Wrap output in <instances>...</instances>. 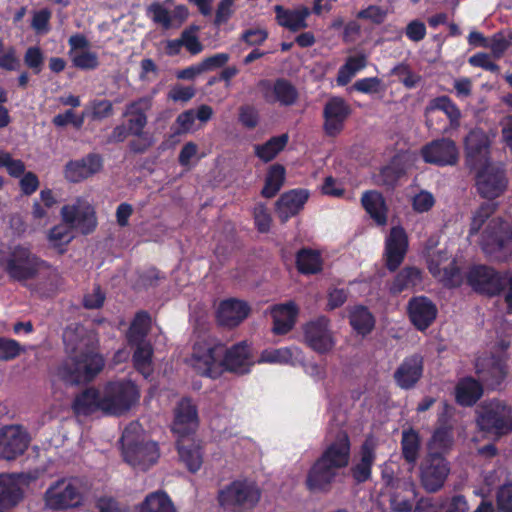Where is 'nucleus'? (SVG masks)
I'll return each instance as SVG.
<instances>
[{"label":"nucleus","mask_w":512,"mask_h":512,"mask_svg":"<svg viewBox=\"0 0 512 512\" xmlns=\"http://www.w3.org/2000/svg\"><path fill=\"white\" fill-rule=\"evenodd\" d=\"M20 66V60L14 47H4L0 54V68L8 71H14Z\"/></svg>","instance_id":"nucleus-58"},{"label":"nucleus","mask_w":512,"mask_h":512,"mask_svg":"<svg viewBox=\"0 0 512 512\" xmlns=\"http://www.w3.org/2000/svg\"><path fill=\"white\" fill-rule=\"evenodd\" d=\"M309 194L306 190H291L284 193L276 202V212L282 222L296 215L304 206Z\"/></svg>","instance_id":"nucleus-30"},{"label":"nucleus","mask_w":512,"mask_h":512,"mask_svg":"<svg viewBox=\"0 0 512 512\" xmlns=\"http://www.w3.org/2000/svg\"><path fill=\"white\" fill-rule=\"evenodd\" d=\"M381 81L377 77L363 78L353 84V88L361 93H377L380 90Z\"/></svg>","instance_id":"nucleus-63"},{"label":"nucleus","mask_w":512,"mask_h":512,"mask_svg":"<svg viewBox=\"0 0 512 512\" xmlns=\"http://www.w3.org/2000/svg\"><path fill=\"white\" fill-rule=\"evenodd\" d=\"M483 393L481 385L474 379L466 378L456 386V400L463 406H471Z\"/></svg>","instance_id":"nucleus-40"},{"label":"nucleus","mask_w":512,"mask_h":512,"mask_svg":"<svg viewBox=\"0 0 512 512\" xmlns=\"http://www.w3.org/2000/svg\"><path fill=\"white\" fill-rule=\"evenodd\" d=\"M138 388L130 381L111 382L100 390L88 389L74 402L77 414L89 415L102 412L107 415H123L139 400Z\"/></svg>","instance_id":"nucleus-2"},{"label":"nucleus","mask_w":512,"mask_h":512,"mask_svg":"<svg viewBox=\"0 0 512 512\" xmlns=\"http://www.w3.org/2000/svg\"><path fill=\"white\" fill-rule=\"evenodd\" d=\"M420 482L428 492L441 489L450 473L446 460L436 452H430L420 465Z\"/></svg>","instance_id":"nucleus-15"},{"label":"nucleus","mask_w":512,"mask_h":512,"mask_svg":"<svg viewBox=\"0 0 512 512\" xmlns=\"http://www.w3.org/2000/svg\"><path fill=\"white\" fill-rule=\"evenodd\" d=\"M252 365L250 350L246 344H237L230 349L225 347L223 371L229 370L243 374L248 372Z\"/></svg>","instance_id":"nucleus-31"},{"label":"nucleus","mask_w":512,"mask_h":512,"mask_svg":"<svg viewBox=\"0 0 512 512\" xmlns=\"http://www.w3.org/2000/svg\"><path fill=\"white\" fill-rule=\"evenodd\" d=\"M366 212L379 225L387 222V207L382 195L376 191L365 192L361 198Z\"/></svg>","instance_id":"nucleus-36"},{"label":"nucleus","mask_w":512,"mask_h":512,"mask_svg":"<svg viewBox=\"0 0 512 512\" xmlns=\"http://www.w3.org/2000/svg\"><path fill=\"white\" fill-rule=\"evenodd\" d=\"M148 12L151 14L152 20L161 25L164 29L174 28V23L168 9L159 2L152 3Z\"/></svg>","instance_id":"nucleus-52"},{"label":"nucleus","mask_w":512,"mask_h":512,"mask_svg":"<svg viewBox=\"0 0 512 512\" xmlns=\"http://www.w3.org/2000/svg\"><path fill=\"white\" fill-rule=\"evenodd\" d=\"M408 250V237L400 226L392 227L385 240V261L389 270H396Z\"/></svg>","instance_id":"nucleus-18"},{"label":"nucleus","mask_w":512,"mask_h":512,"mask_svg":"<svg viewBox=\"0 0 512 512\" xmlns=\"http://www.w3.org/2000/svg\"><path fill=\"white\" fill-rule=\"evenodd\" d=\"M387 16V11L379 6L371 5L357 13V18L380 24Z\"/></svg>","instance_id":"nucleus-56"},{"label":"nucleus","mask_w":512,"mask_h":512,"mask_svg":"<svg viewBox=\"0 0 512 512\" xmlns=\"http://www.w3.org/2000/svg\"><path fill=\"white\" fill-rule=\"evenodd\" d=\"M43 55L39 48L37 47H30L27 49L24 61L25 64L33 69L36 73H39L41 71V68L43 66Z\"/></svg>","instance_id":"nucleus-60"},{"label":"nucleus","mask_w":512,"mask_h":512,"mask_svg":"<svg viewBox=\"0 0 512 512\" xmlns=\"http://www.w3.org/2000/svg\"><path fill=\"white\" fill-rule=\"evenodd\" d=\"M61 220L82 234L92 233L98 224L94 206L86 198L79 197L60 209Z\"/></svg>","instance_id":"nucleus-9"},{"label":"nucleus","mask_w":512,"mask_h":512,"mask_svg":"<svg viewBox=\"0 0 512 512\" xmlns=\"http://www.w3.org/2000/svg\"><path fill=\"white\" fill-rule=\"evenodd\" d=\"M350 441L347 434H340L329 444L322 455L307 472L305 486L311 493H327L339 475V471L349 464Z\"/></svg>","instance_id":"nucleus-3"},{"label":"nucleus","mask_w":512,"mask_h":512,"mask_svg":"<svg viewBox=\"0 0 512 512\" xmlns=\"http://www.w3.org/2000/svg\"><path fill=\"white\" fill-rule=\"evenodd\" d=\"M496 204L479 207L471 218L468 239L497 261L512 257V226L499 217H492Z\"/></svg>","instance_id":"nucleus-1"},{"label":"nucleus","mask_w":512,"mask_h":512,"mask_svg":"<svg viewBox=\"0 0 512 512\" xmlns=\"http://www.w3.org/2000/svg\"><path fill=\"white\" fill-rule=\"evenodd\" d=\"M249 312L250 308L244 301L230 298L219 303L216 317L220 325L231 328L246 319Z\"/></svg>","instance_id":"nucleus-22"},{"label":"nucleus","mask_w":512,"mask_h":512,"mask_svg":"<svg viewBox=\"0 0 512 512\" xmlns=\"http://www.w3.org/2000/svg\"><path fill=\"white\" fill-rule=\"evenodd\" d=\"M135 347L133 353V362L135 368L145 377L151 375L153 371L152 367V355L153 349L149 342H139L132 344Z\"/></svg>","instance_id":"nucleus-42"},{"label":"nucleus","mask_w":512,"mask_h":512,"mask_svg":"<svg viewBox=\"0 0 512 512\" xmlns=\"http://www.w3.org/2000/svg\"><path fill=\"white\" fill-rule=\"evenodd\" d=\"M434 203L433 195L427 191H421L413 198V208L420 213L430 210Z\"/></svg>","instance_id":"nucleus-61"},{"label":"nucleus","mask_w":512,"mask_h":512,"mask_svg":"<svg viewBox=\"0 0 512 512\" xmlns=\"http://www.w3.org/2000/svg\"><path fill=\"white\" fill-rule=\"evenodd\" d=\"M289 137L287 134H282L272 137L263 144L254 146L255 155L263 162L273 160L287 145Z\"/></svg>","instance_id":"nucleus-41"},{"label":"nucleus","mask_w":512,"mask_h":512,"mask_svg":"<svg viewBox=\"0 0 512 512\" xmlns=\"http://www.w3.org/2000/svg\"><path fill=\"white\" fill-rule=\"evenodd\" d=\"M138 512H176L174 504L163 491L149 493L138 506Z\"/></svg>","instance_id":"nucleus-38"},{"label":"nucleus","mask_w":512,"mask_h":512,"mask_svg":"<svg viewBox=\"0 0 512 512\" xmlns=\"http://www.w3.org/2000/svg\"><path fill=\"white\" fill-rule=\"evenodd\" d=\"M401 444L405 460L409 463H415L420 450L418 433L411 429L403 431Z\"/></svg>","instance_id":"nucleus-48"},{"label":"nucleus","mask_w":512,"mask_h":512,"mask_svg":"<svg viewBox=\"0 0 512 512\" xmlns=\"http://www.w3.org/2000/svg\"><path fill=\"white\" fill-rule=\"evenodd\" d=\"M198 416L196 407L188 399H182L174 411L173 431L184 436L196 430Z\"/></svg>","instance_id":"nucleus-25"},{"label":"nucleus","mask_w":512,"mask_h":512,"mask_svg":"<svg viewBox=\"0 0 512 512\" xmlns=\"http://www.w3.org/2000/svg\"><path fill=\"white\" fill-rule=\"evenodd\" d=\"M21 352L19 343L12 339L0 337V361L16 358Z\"/></svg>","instance_id":"nucleus-54"},{"label":"nucleus","mask_w":512,"mask_h":512,"mask_svg":"<svg viewBox=\"0 0 512 512\" xmlns=\"http://www.w3.org/2000/svg\"><path fill=\"white\" fill-rule=\"evenodd\" d=\"M408 314L417 329L425 330L435 320L437 308L428 298L415 297L409 301Z\"/></svg>","instance_id":"nucleus-24"},{"label":"nucleus","mask_w":512,"mask_h":512,"mask_svg":"<svg viewBox=\"0 0 512 512\" xmlns=\"http://www.w3.org/2000/svg\"><path fill=\"white\" fill-rule=\"evenodd\" d=\"M261 497L257 484L251 480H236L222 489L219 502L226 508H251Z\"/></svg>","instance_id":"nucleus-11"},{"label":"nucleus","mask_w":512,"mask_h":512,"mask_svg":"<svg viewBox=\"0 0 512 512\" xmlns=\"http://www.w3.org/2000/svg\"><path fill=\"white\" fill-rule=\"evenodd\" d=\"M91 116L95 120H102L112 115L113 105L108 100L94 101L90 105Z\"/></svg>","instance_id":"nucleus-59"},{"label":"nucleus","mask_w":512,"mask_h":512,"mask_svg":"<svg viewBox=\"0 0 512 512\" xmlns=\"http://www.w3.org/2000/svg\"><path fill=\"white\" fill-rule=\"evenodd\" d=\"M426 163L446 166L454 165L458 160V151L453 141L441 139L432 141L421 149Z\"/></svg>","instance_id":"nucleus-20"},{"label":"nucleus","mask_w":512,"mask_h":512,"mask_svg":"<svg viewBox=\"0 0 512 512\" xmlns=\"http://www.w3.org/2000/svg\"><path fill=\"white\" fill-rule=\"evenodd\" d=\"M422 281V274L418 268L406 267L397 274L391 284L390 290L393 293H400L406 289L418 286Z\"/></svg>","instance_id":"nucleus-44"},{"label":"nucleus","mask_w":512,"mask_h":512,"mask_svg":"<svg viewBox=\"0 0 512 512\" xmlns=\"http://www.w3.org/2000/svg\"><path fill=\"white\" fill-rule=\"evenodd\" d=\"M30 436L20 425H7L0 428V459L14 460L28 448Z\"/></svg>","instance_id":"nucleus-16"},{"label":"nucleus","mask_w":512,"mask_h":512,"mask_svg":"<svg viewBox=\"0 0 512 512\" xmlns=\"http://www.w3.org/2000/svg\"><path fill=\"white\" fill-rule=\"evenodd\" d=\"M497 502L500 509L512 512V483L503 485L498 492Z\"/></svg>","instance_id":"nucleus-64"},{"label":"nucleus","mask_w":512,"mask_h":512,"mask_svg":"<svg viewBox=\"0 0 512 512\" xmlns=\"http://www.w3.org/2000/svg\"><path fill=\"white\" fill-rule=\"evenodd\" d=\"M178 452L180 460L186 465L190 472H197L201 468L203 456L198 444L180 441L178 443Z\"/></svg>","instance_id":"nucleus-43"},{"label":"nucleus","mask_w":512,"mask_h":512,"mask_svg":"<svg viewBox=\"0 0 512 512\" xmlns=\"http://www.w3.org/2000/svg\"><path fill=\"white\" fill-rule=\"evenodd\" d=\"M26 480L23 475H0V509L17 505L23 497Z\"/></svg>","instance_id":"nucleus-21"},{"label":"nucleus","mask_w":512,"mask_h":512,"mask_svg":"<svg viewBox=\"0 0 512 512\" xmlns=\"http://www.w3.org/2000/svg\"><path fill=\"white\" fill-rule=\"evenodd\" d=\"M467 157L476 165L482 163L483 167L477 174V190L479 194L487 199L499 197L507 187V180L503 171L486 161L487 139L480 131L471 132L465 140Z\"/></svg>","instance_id":"nucleus-4"},{"label":"nucleus","mask_w":512,"mask_h":512,"mask_svg":"<svg viewBox=\"0 0 512 512\" xmlns=\"http://www.w3.org/2000/svg\"><path fill=\"white\" fill-rule=\"evenodd\" d=\"M48 210L40 201L34 200L30 212L32 222L40 227L46 226L50 221Z\"/></svg>","instance_id":"nucleus-57"},{"label":"nucleus","mask_w":512,"mask_h":512,"mask_svg":"<svg viewBox=\"0 0 512 512\" xmlns=\"http://www.w3.org/2000/svg\"><path fill=\"white\" fill-rule=\"evenodd\" d=\"M150 323L151 319L146 313H138L129 328L127 334L128 343L132 345L139 342H146L144 338L148 334Z\"/></svg>","instance_id":"nucleus-46"},{"label":"nucleus","mask_w":512,"mask_h":512,"mask_svg":"<svg viewBox=\"0 0 512 512\" xmlns=\"http://www.w3.org/2000/svg\"><path fill=\"white\" fill-rule=\"evenodd\" d=\"M85 120V114L76 116L72 110H67L62 114H58L53 118V124L58 127H63L72 124L76 128L82 127Z\"/></svg>","instance_id":"nucleus-55"},{"label":"nucleus","mask_w":512,"mask_h":512,"mask_svg":"<svg viewBox=\"0 0 512 512\" xmlns=\"http://www.w3.org/2000/svg\"><path fill=\"white\" fill-rule=\"evenodd\" d=\"M276 20L278 24L286 29L296 32L308 27L307 18L310 10L305 6L295 9H284L282 6H275Z\"/></svg>","instance_id":"nucleus-34"},{"label":"nucleus","mask_w":512,"mask_h":512,"mask_svg":"<svg viewBox=\"0 0 512 512\" xmlns=\"http://www.w3.org/2000/svg\"><path fill=\"white\" fill-rule=\"evenodd\" d=\"M1 262L7 273L18 281L32 279L48 267L29 248L20 245L13 247Z\"/></svg>","instance_id":"nucleus-7"},{"label":"nucleus","mask_w":512,"mask_h":512,"mask_svg":"<svg viewBox=\"0 0 512 512\" xmlns=\"http://www.w3.org/2000/svg\"><path fill=\"white\" fill-rule=\"evenodd\" d=\"M270 313L273 319L272 332L276 335H284L293 329L298 308L293 302H288L273 306Z\"/></svg>","instance_id":"nucleus-28"},{"label":"nucleus","mask_w":512,"mask_h":512,"mask_svg":"<svg viewBox=\"0 0 512 512\" xmlns=\"http://www.w3.org/2000/svg\"><path fill=\"white\" fill-rule=\"evenodd\" d=\"M199 28L195 25L185 29L181 34L182 45L193 55L199 54L203 51V45L197 37Z\"/></svg>","instance_id":"nucleus-53"},{"label":"nucleus","mask_w":512,"mask_h":512,"mask_svg":"<svg viewBox=\"0 0 512 512\" xmlns=\"http://www.w3.org/2000/svg\"><path fill=\"white\" fill-rule=\"evenodd\" d=\"M469 284L477 291L495 295L501 290V278L492 268L479 266L473 268L468 275Z\"/></svg>","instance_id":"nucleus-23"},{"label":"nucleus","mask_w":512,"mask_h":512,"mask_svg":"<svg viewBox=\"0 0 512 512\" xmlns=\"http://www.w3.org/2000/svg\"><path fill=\"white\" fill-rule=\"evenodd\" d=\"M441 110L443 111L452 123H458V120L461 116L460 110L457 106L446 96L438 97L433 99L429 106L427 107V111Z\"/></svg>","instance_id":"nucleus-50"},{"label":"nucleus","mask_w":512,"mask_h":512,"mask_svg":"<svg viewBox=\"0 0 512 512\" xmlns=\"http://www.w3.org/2000/svg\"><path fill=\"white\" fill-rule=\"evenodd\" d=\"M263 86V96L268 103L289 106L297 100L298 93L296 89L285 80H277L274 84L263 83Z\"/></svg>","instance_id":"nucleus-32"},{"label":"nucleus","mask_w":512,"mask_h":512,"mask_svg":"<svg viewBox=\"0 0 512 512\" xmlns=\"http://www.w3.org/2000/svg\"><path fill=\"white\" fill-rule=\"evenodd\" d=\"M366 66V58L364 56H355L348 59L346 64L342 66L338 72L337 83L346 85L358 71Z\"/></svg>","instance_id":"nucleus-49"},{"label":"nucleus","mask_w":512,"mask_h":512,"mask_svg":"<svg viewBox=\"0 0 512 512\" xmlns=\"http://www.w3.org/2000/svg\"><path fill=\"white\" fill-rule=\"evenodd\" d=\"M477 424L493 437L505 435L512 431V409L498 400L484 403L478 411Z\"/></svg>","instance_id":"nucleus-8"},{"label":"nucleus","mask_w":512,"mask_h":512,"mask_svg":"<svg viewBox=\"0 0 512 512\" xmlns=\"http://www.w3.org/2000/svg\"><path fill=\"white\" fill-rule=\"evenodd\" d=\"M224 355L222 343L213 339L201 340L195 343L189 364L199 374L216 378L223 372Z\"/></svg>","instance_id":"nucleus-6"},{"label":"nucleus","mask_w":512,"mask_h":512,"mask_svg":"<svg viewBox=\"0 0 512 512\" xmlns=\"http://www.w3.org/2000/svg\"><path fill=\"white\" fill-rule=\"evenodd\" d=\"M303 343L318 354L332 352L336 339L330 327L328 318L321 316L302 326Z\"/></svg>","instance_id":"nucleus-13"},{"label":"nucleus","mask_w":512,"mask_h":512,"mask_svg":"<svg viewBox=\"0 0 512 512\" xmlns=\"http://www.w3.org/2000/svg\"><path fill=\"white\" fill-rule=\"evenodd\" d=\"M297 266L301 273L314 274L322 269L320 254L311 250H302L297 255Z\"/></svg>","instance_id":"nucleus-47"},{"label":"nucleus","mask_w":512,"mask_h":512,"mask_svg":"<svg viewBox=\"0 0 512 512\" xmlns=\"http://www.w3.org/2000/svg\"><path fill=\"white\" fill-rule=\"evenodd\" d=\"M349 323L353 330L361 335H368L375 326V318L364 306H356L349 312Z\"/></svg>","instance_id":"nucleus-39"},{"label":"nucleus","mask_w":512,"mask_h":512,"mask_svg":"<svg viewBox=\"0 0 512 512\" xmlns=\"http://www.w3.org/2000/svg\"><path fill=\"white\" fill-rule=\"evenodd\" d=\"M350 113L349 105L342 98L334 97L328 100L323 109L326 134L329 136L340 134Z\"/></svg>","instance_id":"nucleus-19"},{"label":"nucleus","mask_w":512,"mask_h":512,"mask_svg":"<svg viewBox=\"0 0 512 512\" xmlns=\"http://www.w3.org/2000/svg\"><path fill=\"white\" fill-rule=\"evenodd\" d=\"M46 238L50 248L63 253L65 247L74 239V230L61 220V223L47 231Z\"/></svg>","instance_id":"nucleus-37"},{"label":"nucleus","mask_w":512,"mask_h":512,"mask_svg":"<svg viewBox=\"0 0 512 512\" xmlns=\"http://www.w3.org/2000/svg\"><path fill=\"white\" fill-rule=\"evenodd\" d=\"M423 373V360L419 355H412L403 360L395 371L397 385L403 389L412 388Z\"/></svg>","instance_id":"nucleus-26"},{"label":"nucleus","mask_w":512,"mask_h":512,"mask_svg":"<svg viewBox=\"0 0 512 512\" xmlns=\"http://www.w3.org/2000/svg\"><path fill=\"white\" fill-rule=\"evenodd\" d=\"M101 168V159L98 156L91 155L69 162L65 167L64 174L68 181L79 182L99 172Z\"/></svg>","instance_id":"nucleus-29"},{"label":"nucleus","mask_w":512,"mask_h":512,"mask_svg":"<svg viewBox=\"0 0 512 512\" xmlns=\"http://www.w3.org/2000/svg\"><path fill=\"white\" fill-rule=\"evenodd\" d=\"M476 368L481 380L492 387L498 385L506 376L505 364L494 357L478 359Z\"/></svg>","instance_id":"nucleus-35"},{"label":"nucleus","mask_w":512,"mask_h":512,"mask_svg":"<svg viewBox=\"0 0 512 512\" xmlns=\"http://www.w3.org/2000/svg\"><path fill=\"white\" fill-rule=\"evenodd\" d=\"M102 357L96 353L82 356L80 359H70L58 369V375L67 382L80 383L89 381L103 367Z\"/></svg>","instance_id":"nucleus-14"},{"label":"nucleus","mask_w":512,"mask_h":512,"mask_svg":"<svg viewBox=\"0 0 512 512\" xmlns=\"http://www.w3.org/2000/svg\"><path fill=\"white\" fill-rule=\"evenodd\" d=\"M195 112L187 110L178 115L176 124L178 125V133H189L195 130Z\"/></svg>","instance_id":"nucleus-62"},{"label":"nucleus","mask_w":512,"mask_h":512,"mask_svg":"<svg viewBox=\"0 0 512 512\" xmlns=\"http://www.w3.org/2000/svg\"><path fill=\"white\" fill-rule=\"evenodd\" d=\"M304 362L303 351L296 346L269 348L261 352L258 363L300 365Z\"/></svg>","instance_id":"nucleus-27"},{"label":"nucleus","mask_w":512,"mask_h":512,"mask_svg":"<svg viewBox=\"0 0 512 512\" xmlns=\"http://www.w3.org/2000/svg\"><path fill=\"white\" fill-rule=\"evenodd\" d=\"M378 446V440L373 436H368L361 447V459L351 469L353 478L361 483L367 481L371 476V467L375 460V450Z\"/></svg>","instance_id":"nucleus-33"},{"label":"nucleus","mask_w":512,"mask_h":512,"mask_svg":"<svg viewBox=\"0 0 512 512\" xmlns=\"http://www.w3.org/2000/svg\"><path fill=\"white\" fill-rule=\"evenodd\" d=\"M45 504L54 510L77 507L83 502L81 483L77 479H60L45 492Z\"/></svg>","instance_id":"nucleus-10"},{"label":"nucleus","mask_w":512,"mask_h":512,"mask_svg":"<svg viewBox=\"0 0 512 512\" xmlns=\"http://www.w3.org/2000/svg\"><path fill=\"white\" fill-rule=\"evenodd\" d=\"M429 271L439 281L448 286H457L462 282L458 267L446 252H437L430 256L428 262Z\"/></svg>","instance_id":"nucleus-17"},{"label":"nucleus","mask_w":512,"mask_h":512,"mask_svg":"<svg viewBox=\"0 0 512 512\" xmlns=\"http://www.w3.org/2000/svg\"><path fill=\"white\" fill-rule=\"evenodd\" d=\"M72 64L81 70H94L99 66L98 56L89 49L70 55Z\"/></svg>","instance_id":"nucleus-51"},{"label":"nucleus","mask_w":512,"mask_h":512,"mask_svg":"<svg viewBox=\"0 0 512 512\" xmlns=\"http://www.w3.org/2000/svg\"><path fill=\"white\" fill-rule=\"evenodd\" d=\"M150 100L142 98L126 107L124 116L127 117L129 132L137 137L130 143L131 150L143 152L152 145L151 138L143 133L147 124L146 111L150 109Z\"/></svg>","instance_id":"nucleus-12"},{"label":"nucleus","mask_w":512,"mask_h":512,"mask_svg":"<svg viewBox=\"0 0 512 512\" xmlns=\"http://www.w3.org/2000/svg\"><path fill=\"white\" fill-rule=\"evenodd\" d=\"M285 169L279 164L272 165L267 172L261 194L266 198L274 197L284 184Z\"/></svg>","instance_id":"nucleus-45"},{"label":"nucleus","mask_w":512,"mask_h":512,"mask_svg":"<svg viewBox=\"0 0 512 512\" xmlns=\"http://www.w3.org/2000/svg\"><path fill=\"white\" fill-rule=\"evenodd\" d=\"M124 461L137 471H147L160 457L156 442L148 439L138 423H131L122 434Z\"/></svg>","instance_id":"nucleus-5"}]
</instances>
